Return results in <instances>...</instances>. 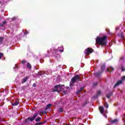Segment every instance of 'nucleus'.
I'll use <instances>...</instances> for the list:
<instances>
[{"instance_id": "cd10ccee", "label": "nucleus", "mask_w": 125, "mask_h": 125, "mask_svg": "<svg viewBox=\"0 0 125 125\" xmlns=\"http://www.w3.org/2000/svg\"><path fill=\"white\" fill-rule=\"evenodd\" d=\"M121 70H122V71H123V72H125V67H124L123 66H122V67H121Z\"/></svg>"}, {"instance_id": "423d86ee", "label": "nucleus", "mask_w": 125, "mask_h": 125, "mask_svg": "<svg viewBox=\"0 0 125 125\" xmlns=\"http://www.w3.org/2000/svg\"><path fill=\"white\" fill-rule=\"evenodd\" d=\"M94 51V50L93 49L91 48H87L84 50V53L85 55H89L91 53H93Z\"/></svg>"}, {"instance_id": "dca6fc26", "label": "nucleus", "mask_w": 125, "mask_h": 125, "mask_svg": "<svg viewBox=\"0 0 125 125\" xmlns=\"http://www.w3.org/2000/svg\"><path fill=\"white\" fill-rule=\"evenodd\" d=\"M27 67L29 68V69H32V65L29 62H27Z\"/></svg>"}, {"instance_id": "58836bf2", "label": "nucleus", "mask_w": 125, "mask_h": 125, "mask_svg": "<svg viewBox=\"0 0 125 125\" xmlns=\"http://www.w3.org/2000/svg\"><path fill=\"white\" fill-rule=\"evenodd\" d=\"M123 59H124V58H123V57L120 58V60H123Z\"/></svg>"}, {"instance_id": "4be33fe9", "label": "nucleus", "mask_w": 125, "mask_h": 125, "mask_svg": "<svg viewBox=\"0 0 125 125\" xmlns=\"http://www.w3.org/2000/svg\"><path fill=\"white\" fill-rule=\"evenodd\" d=\"M121 39L124 40V38H125V34H124V33H122L121 34Z\"/></svg>"}, {"instance_id": "79ce46f5", "label": "nucleus", "mask_w": 125, "mask_h": 125, "mask_svg": "<svg viewBox=\"0 0 125 125\" xmlns=\"http://www.w3.org/2000/svg\"><path fill=\"white\" fill-rule=\"evenodd\" d=\"M1 3V1H0V4Z\"/></svg>"}, {"instance_id": "aec40b11", "label": "nucleus", "mask_w": 125, "mask_h": 125, "mask_svg": "<svg viewBox=\"0 0 125 125\" xmlns=\"http://www.w3.org/2000/svg\"><path fill=\"white\" fill-rule=\"evenodd\" d=\"M104 107H105V108H106V109H108V108H109V104H107V103H105L104 104Z\"/></svg>"}, {"instance_id": "0eeeda50", "label": "nucleus", "mask_w": 125, "mask_h": 125, "mask_svg": "<svg viewBox=\"0 0 125 125\" xmlns=\"http://www.w3.org/2000/svg\"><path fill=\"white\" fill-rule=\"evenodd\" d=\"M123 83V81L120 80L116 83L114 85V87H116L118 86V85H120V84H122Z\"/></svg>"}, {"instance_id": "6e6552de", "label": "nucleus", "mask_w": 125, "mask_h": 125, "mask_svg": "<svg viewBox=\"0 0 125 125\" xmlns=\"http://www.w3.org/2000/svg\"><path fill=\"white\" fill-rule=\"evenodd\" d=\"M19 104V99H17L16 101L12 104L13 106H16Z\"/></svg>"}, {"instance_id": "f257e3e1", "label": "nucleus", "mask_w": 125, "mask_h": 125, "mask_svg": "<svg viewBox=\"0 0 125 125\" xmlns=\"http://www.w3.org/2000/svg\"><path fill=\"white\" fill-rule=\"evenodd\" d=\"M96 42L102 46H104L107 44V36H104L103 37L99 36L96 39Z\"/></svg>"}, {"instance_id": "c9c22d12", "label": "nucleus", "mask_w": 125, "mask_h": 125, "mask_svg": "<svg viewBox=\"0 0 125 125\" xmlns=\"http://www.w3.org/2000/svg\"><path fill=\"white\" fill-rule=\"evenodd\" d=\"M122 80H125V76H123L122 78Z\"/></svg>"}, {"instance_id": "5701e85b", "label": "nucleus", "mask_w": 125, "mask_h": 125, "mask_svg": "<svg viewBox=\"0 0 125 125\" xmlns=\"http://www.w3.org/2000/svg\"><path fill=\"white\" fill-rule=\"evenodd\" d=\"M98 84V82L94 83H93V86H96Z\"/></svg>"}, {"instance_id": "a878e982", "label": "nucleus", "mask_w": 125, "mask_h": 125, "mask_svg": "<svg viewBox=\"0 0 125 125\" xmlns=\"http://www.w3.org/2000/svg\"><path fill=\"white\" fill-rule=\"evenodd\" d=\"M29 34V32L26 30L25 32L24 33V35H28Z\"/></svg>"}, {"instance_id": "f03ea898", "label": "nucleus", "mask_w": 125, "mask_h": 125, "mask_svg": "<svg viewBox=\"0 0 125 125\" xmlns=\"http://www.w3.org/2000/svg\"><path fill=\"white\" fill-rule=\"evenodd\" d=\"M39 115L38 113H35L33 117H28L25 120V123L29 125L30 124V122H33V121H35V119L38 117Z\"/></svg>"}, {"instance_id": "ea45409f", "label": "nucleus", "mask_w": 125, "mask_h": 125, "mask_svg": "<svg viewBox=\"0 0 125 125\" xmlns=\"http://www.w3.org/2000/svg\"><path fill=\"white\" fill-rule=\"evenodd\" d=\"M63 93H64V94H66V91H63Z\"/></svg>"}, {"instance_id": "9d476101", "label": "nucleus", "mask_w": 125, "mask_h": 125, "mask_svg": "<svg viewBox=\"0 0 125 125\" xmlns=\"http://www.w3.org/2000/svg\"><path fill=\"white\" fill-rule=\"evenodd\" d=\"M110 70H112V71H114L115 70V68H113L112 67H110L109 68L107 69V72H109V73H112V71H110Z\"/></svg>"}, {"instance_id": "473e14b6", "label": "nucleus", "mask_w": 125, "mask_h": 125, "mask_svg": "<svg viewBox=\"0 0 125 125\" xmlns=\"http://www.w3.org/2000/svg\"><path fill=\"white\" fill-rule=\"evenodd\" d=\"M33 86L34 87H36V86H37V84H36V83H33Z\"/></svg>"}, {"instance_id": "b1692460", "label": "nucleus", "mask_w": 125, "mask_h": 125, "mask_svg": "<svg viewBox=\"0 0 125 125\" xmlns=\"http://www.w3.org/2000/svg\"><path fill=\"white\" fill-rule=\"evenodd\" d=\"M97 95H100L101 94V91L100 90L98 91L97 92Z\"/></svg>"}, {"instance_id": "c756f323", "label": "nucleus", "mask_w": 125, "mask_h": 125, "mask_svg": "<svg viewBox=\"0 0 125 125\" xmlns=\"http://www.w3.org/2000/svg\"><path fill=\"white\" fill-rule=\"evenodd\" d=\"M3 56V54L2 53H0V59Z\"/></svg>"}, {"instance_id": "f704fd0d", "label": "nucleus", "mask_w": 125, "mask_h": 125, "mask_svg": "<svg viewBox=\"0 0 125 125\" xmlns=\"http://www.w3.org/2000/svg\"><path fill=\"white\" fill-rule=\"evenodd\" d=\"M0 27H3V24H1L0 23Z\"/></svg>"}, {"instance_id": "f3484780", "label": "nucleus", "mask_w": 125, "mask_h": 125, "mask_svg": "<svg viewBox=\"0 0 125 125\" xmlns=\"http://www.w3.org/2000/svg\"><path fill=\"white\" fill-rule=\"evenodd\" d=\"M51 106H52V104H49L46 105V109H49V108H50V107H51Z\"/></svg>"}, {"instance_id": "39448f33", "label": "nucleus", "mask_w": 125, "mask_h": 125, "mask_svg": "<svg viewBox=\"0 0 125 125\" xmlns=\"http://www.w3.org/2000/svg\"><path fill=\"white\" fill-rule=\"evenodd\" d=\"M105 63H104L101 67V71L98 72H96L94 75L96 77H99L102 74H103V72L105 70Z\"/></svg>"}, {"instance_id": "72a5a7b5", "label": "nucleus", "mask_w": 125, "mask_h": 125, "mask_svg": "<svg viewBox=\"0 0 125 125\" xmlns=\"http://www.w3.org/2000/svg\"><path fill=\"white\" fill-rule=\"evenodd\" d=\"M3 25H5V24H6V21H4L2 22Z\"/></svg>"}, {"instance_id": "a211bd4d", "label": "nucleus", "mask_w": 125, "mask_h": 125, "mask_svg": "<svg viewBox=\"0 0 125 125\" xmlns=\"http://www.w3.org/2000/svg\"><path fill=\"white\" fill-rule=\"evenodd\" d=\"M43 75V73L42 72H38L37 74V76H42Z\"/></svg>"}, {"instance_id": "a19ab883", "label": "nucleus", "mask_w": 125, "mask_h": 125, "mask_svg": "<svg viewBox=\"0 0 125 125\" xmlns=\"http://www.w3.org/2000/svg\"><path fill=\"white\" fill-rule=\"evenodd\" d=\"M124 118H125V114H124Z\"/></svg>"}, {"instance_id": "c85d7f7f", "label": "nucleus", "mask_w": 125, "mask_h": 125, "mask_svg": "<svg viewBox=\"0 0 125 125\" xmlns=\"http://www.w3.org/2000/svg\"><path fill=\"white\" fill-rule=\"evenodd\" d=\"M81 91H82L80 89L77 90L76 92L77 94H79V93H80L81 92Z\"/></svg>"}, {"instance_id": "bb28decb", "label": "nucleus", "mask_w": 125, "mask_h": 125, "mask_svg": "<svg viewBox=\"0 0 125 125\" xmlns=\"http://www.w3.org/2000/svg\"><path fill=\"white\" fill-rule=\"evenodd\" d=\"M66 88L67 89L66 91H70V87L67 86V87H66Z\"/></svg>"}, {"instance_id": "e433bc0d", "label": "nucleus", "mask_w": 125, "mask_h": 125, "mask_svg": "<svg viewBox=\"0 0 125 125\" xmlns=\"http://www.w3.org/2000/svg\"><path fill=\"white\" fill-rule=\"evenodd\" d=\"M80 90L82 91V90H83V87H81Z\"/></svg>"}, {"instance_id": "2f4dec72", "label": "nucleus", "mask_w": 125, "mask_h": 125, "mask_svg": "<svg viewBox=\"0 0 125 125\" xmlns=\"http://www.w3.org/2000/svg\"><path fill=\"white\" fill-rule=\"evenodd\" d=\"M16 20V18H15V17H14L11 19V20L13 21H15Z\"/></svg>"}, {"instance_id": "ddd939ff", "label": "nucleus", "mask_w": 125, "mask_h": 125, "mask_svg": "<svg viewBox=\"0 0 125 125\" xmlns=\"http://www.w3.org/2000/svg\"><path fill=\"white\" fill-rule=\"evenodd\" d=\"M112 94H113V93L110 92L109 94H107L106 95V97H107V98H108L109 99V98H110V97H111V96H112Z\"/></svg>"}, {"instance_id": "7ed1b4c3", "label": "nucleus", "mask_w": 125, "mask_h": 125, "mask_svg": "<svg viewBox=\"0 0 125 125\" xmlns=\"http://www.w3.org/2000/svg\"><path fill=\"white\" fill-rule=\"evenodd\" d=\"M65 86V85L58 84L55 86L54 88L52 90V92H55L57 91L58 93L62 90V87Z\"/></svg>"}, {"instance_id": "412c9836", "label": "nucleus", "mask_w": 125, "mask_h": 125, "mask_svg": "<svg viewBox=\"0 0 125 125\" xmlns=\"http://www.w3.org/2000/svg\"><path fill=\"white\" fill-rule=\"evenodd\" d=\"M41 120H42V118L40 117H39L38 118L35 119L36 122H40Z\"/></svg>"}, {"instance_id": "4468645a", "label": "nucleus", "mask_w": 125, "mask_h": 125, "mask_svg": "<svg viewBox=\"0 0 125 125\" xmlns=\"http://www.w3.org/2000/svg\"><path fill=\"white\" fill-rule=\"evenodd\" d=\"M111 124H116L118 123V120L117 119H114L113 120H111Z\"/></svg>"}, {"instance_id": "9b49d317", "label": "nucleus", "mask_w": 125, "mask_h": 125, "mask_svg": "<svg viewBox=\"0 0 125 125\" xmlns=\"http://www.w3.org/2000/svg\"><path fill=\"white\" fill-rule=\"evenodd\" d=\"M28 79L29 78L28 77H26L22 79V81L21 82V83H26L27 81L28 80Z\"/></svg>"}, {"instance_id": "1a4fd4ad", "label": "nucleus", "mask_w": 125, "mask_h": 125, "mask_svg": "<svg viewBox=\"0 0 125 125\" xmlns=\"http://www.w3.org/2000/svg\"><path fill=\"white\" fill-rule=\"evenodd\" d=\"M99 110L101 113L103 114L104 113V108L103 106H100L99 107Z\"/></svg>"}, {"instance_id": "20e7f679", "label": "nucleus", "mask_w": 125, "mask_h": 125, "mask_svg": "<svg viewBox=\"0 0 125 125\" xmlns=\"http://www.w3.org/2000/svg\"><path fill=\"white\" fill-rule=\"evenodd\" d=\"M78 82H81V77L80 75L76 74L71 79V83H78Z\"/></svg>"}, {"instance_id": "6ab92c4d", "label": "nucleus", "mask_w": 125, "mask_h": 125, "mask_svg": "<svg viewBox=\"0 0 125 125\" xmlns=\"http://www.w3.org/2000/svg\"><path fill=\"white\" fill-rule=\"evenodd\" d=\"M63 111H64V109H63V108H59L58 109V112L59 113H62V112H63Z\"/></svg>"}, {"instance_id": "7c9ffc66", "label": "nucleus", "mask_w": 125, "mask_h": 125, "mask_svg": "<svg viewBox=\"0 0 125 125\" xmlns=\"http://www.w3.org/2000/svg\"><path fill=\"white\" fill-rule=\"evenodd\" d=\"M26 62L25 60L21 61L22 64H25V62Z\"/></svg>"}, {"instance_id": "393cba45", "label": "nucleus", "mask_w": 125, "mask_h": 125, "mask_svg": "<svg viewBox=\"0 0 125 125\" xmlns=\"http://www.w3.org/2000/svg\"><path fill=\"white\" fill-rule=\"evenodd\" d=\"M61 47L62 48V49L60 50L59 51H61V52H63L64 51V48H63V46H62Z\"/></svg>"}, {"instance_id": "2eb2a0df", "label": "nucleus", "mask_w": 125, "mask_h": 125, "mask_svg": "<svg viewBox=\"0 0 125 125\" xmlns=\"http://www.w3.org/2000/svg\"><path fill=\"white\" fill-rule=\"evenodd\" d=\"M3 40H4V38L3 37H0V44H1V43H2Z\"/></svg>"}, {"instance_id": "f8f14e48", "label": "nucleus", "mask_w": 125, "mask_h": 125, "mask_svg": "<svg viewBox=\"0 0 125 125\" xmlns=\"http://www.w3.org/2000/svg\"><path fill=\"white\" fill-rule=\"evenodd\" d=\"M45 123H46V121H43L42 122H40V123H36L35 124V125H44V124H45Z\"/></svg>"}, {"instance_id": "4c0bfd02", "label": "nucleus", "mask_w": 125, "mask_h": 125, "mask_svg": "<svg viewBox=\"0 0 125 125\" xmlns=\"http://www.w3.org/2000/svg\"><path fill=\"white\" fill-rule=\"evenodd\" d=\"M86 104H87V102H85V103L83 104V106H85V105H86Z\"/></svg>"}]
</instances>
